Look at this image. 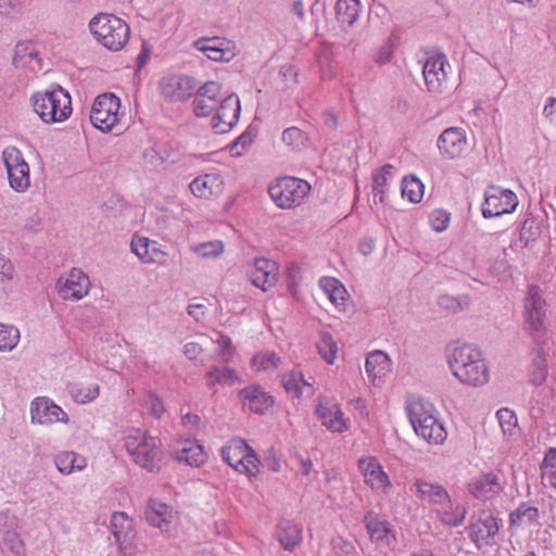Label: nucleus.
Returning a JSON list of instances; mask_svg holds the SVG:
<instances>
[{"label":"nucleus","mask_w":556,"mask_h":556,"mask_svg":"<svg viewBox=\"0 0 556 556\" xmlns=\"http://www.w3.org/2000/svg\"><path fill=\"white\" fill-rule=\"evenodd\" d=\"M540 471L543 484L556 490V447H549L545 452Z\"/></svg>","instance_id":"49530a36"},{"label":"nucleus","mask_w":556,"mask_h":556,"mask_svg":"<svg viewBox=\"0 0 556 556\" xmlns=\"http://www.w3.org/2000/svg\"><path fill=\"white\" fill-rule=\"evenodd\" d=\"M311 191V185L300 178L281 177L268 186V193L273 202L282 210H290L301 205Z\"/></svg>","instance_id":"6e6552de"},{"label":"nucleus","mask_w":556,"mask_h":556,"mask_svg":"<svg viewBox=\"0 0 556 556\" xmlns=\"http://www.w3.org/2000/svg\"><path fill=\"white\" fill-rule=\"evenodd\" d=\"M212 341L217 344L218 353L224 362H229L235 353V349L231 344V340L229 337L220 333L214 332L212 337Z\"/></svg>","instance_id":"13d9d810"},{"label":"nucleus","mask_w":556,"mask_h":556,"mask_svg":"<svg viewBox=\"0 0 556 556\" xmlns=\"http://www.w3.org/2000/svg\"><path fill=\"white\" fill-rule=\"evenodd\" d=\"M29 101L36 115L47 125L63 123L73 112L70 92L59 85L34 92Z\"/></svg>","instance_id":"7ed1b4c3"},{"label":"nucleus","mask_w":556,"mask_h":556,"mask_svg":"<svg viewBox=\"0 0 556 556\" xmlns=\"http://www.w3.org/2000/svg\"><path fill=\"white\" fill-rule=\"evenodd\" d=\"M203 349L197 342H188L184 345V354L191 361H197L202 355Z\"/></svg>","instance_id":"e2e57ef3"},{"label":"nucleus","mask_w":556,"mask_h":556,"mask_svg":"<svg viewBox=\"0 0 556 556\" xmlns=\"http://www.w3.org/2000/svg\"><path fill=\"white\" fill-rule=\"evenodd\" d=\"M0 546L14 556H22L25 553L24 541L15 527L0 528Z\"/></svg>","instance_id":"58836bf2"},{"label":"nucleus","mask_w":556,"mask_h":556,"mask_svg":"<svg viewBox=\"0 0 556 556\" xmlns=\"http://www.w3.org/2000/svg\"><path fill=\"white\" fill-rule=\"evenodd\" d=\"M189 190L198 199L215 200L225 190V179L217 172L203 173L190 181Z\"/></svg>","instance_id":"412c9836"},{"label":"nucleus","mask_w":556,"mask_h":556,"mask_svg":"<svg viewBox=\"0 0 556 556\" xmlns=\"http://www.w3.org/2000/svg\"><path fill=\"white\" fill-rule=\"evenodd\" d=\"M424 184L415 176L405 177L402 181V197L412 203H419L424 198Z\"/></svg>","instance_id":"8fccbe9b"},{"label":"nucleus","mask_w":556,"mask_h":556,"mask_svg":"<svg viewBox=\"0 0 556 556\" xmlns=\"http://www.w3.org/2000/svg\"><path fill=\"white\" fill-rule=\"evenodd\" d=\"M543 115L552 123H556V98H548L543 108Z\"/></svg>","instance_id":"338daca9"},{"label":"nucleus","mask_w":556,"mask_h":556,"mask_svg":"<svg viewBox=\"0 0 556 556\" xmlns=\"http://www.w3.org/2000/svg\"><path fill=\"white\" fill-rule=\"evenodd\" d=\"M91 124L102 132L121 131L125 127V112L121 99L112 92L99 94L91 105Z\"/></svg>","instance_id":"0eeeda50"},{"label":"nucleus","mask_w":556,"mask_h":556,"mask_svg":"<svg viewBox=\"0 0 556 556\" xmlns=\"http://www.w3.org/2000/svg\"><path fill=\"white\" fill-rule=\"evenodd\" d=\"M205 381L208 388L215 386L231 387L240 381V377L237 371L229 367H212L205 374Z\"/></svg>","instance_id":"e433bc0d"},{"label":"nucleus","mask_w":556,"mask_h":556,"mask_svg":"<svg viewBox=\"0 0 556 556\" xmlns=\"http://www.w3.org/2000/svg\"><path fill=\"white\" fill-rule=\"evenodd\" d=\"M518 198L515 192L497 186H490L484 192L482 215L485 218L498 217L511 214L518 206Z\"/></svg>","instance_id":"2eb2a0df"},{"label":"nucleus","mask_w":556,"mask_h":556,"mask_svg":"<svg viewBox=\"0 0 556 556\" xmlns=\"http://www.w3.org/2000/svg\"><path fill=\"white\" fill-rule=\"evenodd\" d=\"M278 540L287 551H293L302 541V529L292 522L283 521L278 530Z\"/></svg>","instance_id":"79ce46f5"},{"label":"nucleus","mask_w":556,"mask_h":556,"mask_svg":"<svg viewBox=\"0 0 556 556\" xmlns=\"http://www.w3.org/2000/svg\"><path fill=\"white\" fill-rule=\"evenodd\" d=\"M1 156L11 188L16 192L26 191L30 186V175L22 152L15 147H7Z\"/></svg>","instance_id":"9b49d317"},{"label":"nucleus","mask_w":556,"mask_h":556,"mask_svg":"<svg viewBox=\"0 0 556 556\" xmlns=\"http://www.w3.org/2000/svg\"><path fill=\"white\" fill-rule=\"evenodd\" d=\"M194 48L215 62H229L236 56L235 46L223 38L199 39L194 42Z\"/></svg>","instance_id":"4be33fe9"},{"label":"nucleus","mask_w":556,"mask_h":556,"mask_svg":"<svg viewBox=\"0 0 556 556\" xmlns=\"http://www.w3.org/2000/svg\"><path fill=\"white\" fill-rule=\"evenodd\" d=\"M58 471L64 476L81 472L87 468V458L75 451H61L54 456Z\"/></svg>","instance_id":"2f4dec72"},{"label":"nucleus","mask_w":556,"mask_h":556,"mask_svg":"<svg viewBox=\"0 0 556 556\" xmlns=\"http://www.w3.org/2000/svg\"><path fill=\"white\" fill-rule=\"evenodd\" d=\"M173 456L180 463L199 467L206 460V454L201 444L195 440H184L173 446Z\"/></svg>","instance_id":"c756f323"},{"label":"nucleus","mask_w":556,"mask_h":556,"mask_svg":"<svg viewBox=\"0 0 556 556\" xmlns=\"http://www.w3.org/2000/svg\"><path fill=\"white\" fill-rule=\"evenodd\" d=\"M530 382L534 386H541L547 377V362L542 355L533 358L529 368Z\"/></svg>","instance_id":"6e6d98bb"},{"label":"nucleus","mask_w":556,"mask_h":556,"mask_svg":"<svg viewBox=\"0 0 556 556\" xmlns=\"http://www.w3.org/2000/svg\"><path fill=\"white\" fill-rule=\"evenodd\" d=\"M432 229L437 232L444 231L450 224V214L443 210H435L429 216Z\"/></svg>","instance_id":"bf43d9fd"},{"label":"nucleus","mask_w":556,"mask_h":556,"mask_svg":"<svg viewBox=\"0 0 556 556\" xmlns=\"http://www.w3.org/2000/svg\"><path fill=\"white\" fill-rule=\"evenodd\" d=\"M123 444L131 460L140 468L153 472L160 468L162 451L156 440L144 429L126 427L123 430Z\"/></svg>","instance_id":"39448f33"},{"label":"nucleus","mask_w":556,"mask_h":556,"mask_svg":"<svg viewBox=\"0 0 556 556\" xmlns=\"http://www.w3.org/2000/svg\"><path fill=\"white\" fill-rule=\"evenodd\" d=\"M392 58V49L389 43L383 45L375 54V61L379 64L388 63Z\"/></svg>","instance_id":"69168bd1"},{"label":"nucleus","mask_w":556,"mask_h":556,"mask_svg":"<svg viewBox=\"0 0 556 556\" xmlns=\"http://www.w3.org/2000/svg\"><path fill=\"white\" fill-rule=\"evenodd\" d=\"M496 417L504 437L508 440L515 441L519 437L520 432L515 412L507 407H503L497 410Z\"/></svg>","instance_id":"c03bdc74"},{"label":"nucleus","mask_w":556,"mask_h":556,"mask_svg":"<svg viewBox=\"0 0 556 556\" xmlns=\"http://www.w3.org/2000/svg\"><path fill=\"white\" fill-rule=\"evenodd\" d=\"M365 369L370 382L380 387L392 371V361L387 353L372 351L367 355Z\"/></svg>","instance_id":"a878e982"},{"label":"nucleus","mask_w":556,"mask_h":556,"mask_svg":"<svg viewBox=\"0 0 556 556\" xmlns=\"http://www.w3.org/2000/svg\"><path fill=\"white\" fill-rule=\"evenodd\" d=\"M545 302L536 288L529 289L523 305V328L532 337L544 330Z\"/></svg>","instance_id":"6ab92c4d"},{"label":"nucleus","mask_w":556,"mask_h":556,"mask_svg":"<svg viewBox=\"0 0 556 556\" xmlns=\"http://www.w3.org/2000/svg\"><path fill=\"white\" fill-rule=\"evenodd\" d=\"M357 467L365 485L374 493L387 495L392 491L391 478L377 457L363 456L358 459Z\"/></svg>","instance_id":"ddd939ff"},{"label":"nucleus","mask_w":556,"mask_h":556,"mask_svg":"<svg viewBox=\"0 0 556 556\" xmlns=\"http://www.w3.org/2000/svg\"><path fill=\"white\" fill-rule=\"evenodd\" d=\"M190 251L201 260H217L225 252V243L222 240L193 243Z\"/></svg>","instance_id":"37998d69"},{"label":"nucleus","mask_w":556,"mask_h":556,"mask_svg":"<svg viewBox=\"0 0 556 556\" xmlns=\"http://www.w3.org/2000/svg\"><path fill=\"white\" fill-rule=\"evenodd\" d=\"M240 100L235 93L223 94L217 81H206L198 89L193 101V113L197 117H211V128L216 134L230 131L240 116Z\"/></svg>","instance_id":"f257e3e1"},{"label":"nucleus","mask_w":556,"mask_h":556,"mask_svg":"<svg viewBox=\"0 0 556 556\" xmlns=\"http://www.w3.org/2000/svg\"><path fill=\"white\" fill-rule=\"evenodd\" d=\"M412 491L415 492L419 500L429 503L433 507L442 498H445V494L447 493L442 485L425 479H417L412 486Z\"/></svg>","instance_id":"f704fd0d"},{"label":"nucleus","mask_w":556,"mask_h":556,"mask_svg":"<svg viewBox=\"0 0 556 556\" xmlns=\"http://www.w3.org/2000/svg\"><path fill=\"white\" fill-rule=\"evenodd\" d=\"M282 141L291 149L300 150L305 146L306 137L298 127H290L282 132Z\"/></svg>","instance_id":"4d7b16f0"},{"label":"nucleus","mask_w":556,"mask_h":556,"mask_svg":"<svg viewBox=\"0 0 556 556\" xmlns=\"http://www.w3.org/2000/svg\"><path fill=\"white\" fill-rule=\"evenodd\" d=\"M451 68L447 58L439 51L429 52L422 61V75L428 91L432 93L443 92Z\"/></svg>","instance_id":"4468645a"},{"label":"nucleus","mask_w":556,"mask_h":556,"mask_svg":"<svg viewBox=\"0 0 556 556\" xmlns=\"http://www.w3.org/2000/svg\"><path fill=\"white\" fill-rule=\"evenodd\" d=\"M256 138V130L249 127L243 134H241L229 147V153L233 157H240L244 155L252 147Z\"/></svg>","instance_id":"3c124183"},{"label":"nucleus","mask_w":556,"mask_h":556,"mask_svg":"<svg viewBox=\"0 0 556 556\" xmlns=\"http://www.w3.org/2000/svg\"><path fill=\"white\" fill-rule=\"evenodd\" d=\"M281 358L273 351L264 350L253 355L251 368L257 372H274L281 365Z\"/></svg>","instance_id":"a19ab883"},{"label":"nucleus","mask_w":556,"mask_h":556,"mask_svg":"<svg viewBox=\"0 0 556 556\" xmlns=\"http://www.w3.org/2000/svg\"><path fill=\"white\" fill-rule=\"evenodd\" d=\"M282 384L288 393L301 397L305 393L313 394L314 390L311 383L304 379V375L299 370H292L282 377Z\"/></svg>","instance_id":"4c0bfd02"},{"label":"nucleus","mask_w":556,"mask_h":556,"mask_svg":"<svg viewBox=\"0 0 556 556\" xmlns=\"http://www.w3.org/2000/svg\"><path fill=\"white\" fill-rule=\"evenodd\" d=\"M15 277V267L12 264L0 271V293H7L12 289L13 279Z\"/></svg>","instance_id":"052dcab7"},{"label":"nucleus","mask_w":556,"mask_h":556,"mask_svg":"<svg viewBox=\"0 0 556 556\" xmlns=\"http://www.w3.org/2000/svg\"><path fill=\"white\" fill-rule=\"evenodd\" d=\"M144 517L149 525L162 532H167L176 518V511L166 503L151 498L146 504Z\"/></svg>","instance_id":"b1692460"},{"label":"nucleus","mask_w":556,"mask_h":556,"mask_svg":"<svg viewBox=\"0 0 556 556\" xmlns=\"http://www.w3.org/2000/svg\"><path fill=\"white\" fill-rule=\"evenodd\" d=\"M498 531V521L491 511L481 510L472 516L469 536L479 549L493 546L496 543Z\"/></svg>","instance_id":"f3484780"},{"label":"nucleus","mask_w":556,"mask_h":556,"mask_svg":"<svg viewBox=\"0 0 556 556\" xmlns=\"http://www.w3.org/2000/svg\"><path fill=\"white\" fill-rule=\"evenodd\" d=\"M433 510L439 520L450 527L460 526L467 516L466 506L452 500L448 493L433 507Z\"/></svg>","instance_id":"bb28decb"},{"label":"nucleus","mask_w":556,"mask_h":556,"mask_svg":"<svg viewBox=\"0 0 556 556\" xmlns=\"http://www.w3.org/2000/svg\"><path fill=\"white\" fill-rule=\"evenodd\" d=\"M112 532L123 547L131 538L134 531L132 520L123 511H115L111 516Z\"/></svg>","instance_id":"c9c22d12"},{"label":"nucleus","mask_w":556,"mask_h":556,"mask_svg":"<svg viewBox=\"0 0 556 556\" xmlns=\"http://www.w3.org/2000/svg\"><path fill=\"white\" fill-rule=\"evenodd\" d=\"M130 251L146 265L164 266L167 263L168 252L156 240L135 235L130 240Z\"/></svg>","instance_id":"aec40b11"},{"label":"nucleus","mask_w":556,"mask_h":556,"mask_svg":"<svg viewBox=\"0 0 556 556\" xmlns=\"http://www.w3.org/2000/svg\"><path fill=\"white\" fill-rule=\"evenodd\" d=\"M89 30L94 39L111 51H119L129 40L128 24L113 14H98L89 22Z\"/></svg>","instance_id":"423d86ee"},{"label":"nucleus","mask_w":556,"mask_h":556,"mask_svg":"<svg viewBox=\"0 0 556 556\" xmlns=\"http://www.w3.org/2000/svg\"><path fill=\"white\" fill-rule=\"evenodd\" d=\"M100 394V386L94 382L78 383L72 387L71 395L77 404L93 402Z\"/></svg>","instance_id":"09e8293b"},{"label":"nucleus","mask_w":556,"mask_h":556,"mask_svg":"<svg viewBox=\"0 0 556 556\" xmlns=\"http://www.w3.org/2000/svg\"><path fill=\"white\" fill-rule=\"evenodd\" d=\"M319 287L338 311L344 312L346 309L349 293L338 279L333 277H323L319 280Z\"/></svg>","instance_id":"72a5a7b5"},{"label":"nucleus","mask_w":556,"mask_h":556,"mask_svg":"<svg viewBox=\"0 0 556 556\" xmlns=\"http://www.w3.org/2000/svg\"><path fill=\"white\" fill-rule=\"evenodd\" d=\"M437 149L443 160H459L467 154L468 137L462 127H448L437 139Z\"/></svg>","instance_id":"a211bd4d"},{"label":"nucleus","mask_w":556,"mask_h":556,"mask_svg":"<svg viewBox=\"0 0 556 556\" xmlns=\"http://www.w3.org/2000/svg\"><path fill=\"white\" fill-rule=\"evenodd\" d=\"M326 483H327V491L329 492V495L331 496L334 492H340L344 489V485L342 483V480L337 477L334 473H327L326 477Z\"/></svg>","instance_id":"0e129e2a"},{"label":"nucleus","mask_w":556,"mask_h":556,"mask_svg":"<svg viewBox=\"0 0 556 556\" xmlns=\"http://www.w3.org/2000/svg\"><path fill=\"white\" fill-rule=\"evenodd\" d=\"M188 313L195 320H201L205 315V306L203 304H190L188 306Z\"/></svg>","instance_id":"774afa93"},{"label":"nucleus","mask_w":556,"mask_h":556,"mask_svg":"<svg viewBox=\"0 0 556 556\" xmlns=\"http://www.w3.org/2000/svg\"><path fill=\"white\" fill-rule=\"evenodd\" d=\"M244 407L255 414H264L274 405V397L257 386H250L239 392Z\"/></svg>","instance_id":"7c9ffc66"},{"label":"nucleus","mask_w":556,"mask_h":556,"mask_svg":"<svg viewBox=\"0 0 556 556\" xmlns=\"http://www.w3.org/2000/svg\"><path fill=\"white\" fill-rule=\"evenodd\" d=\"M467 490L479 501H490L503 491V483L497 475L488 472L473 477L469 481Z\"/></svg>","instance_id":"5701e85b"},{"label":"nucleus","mask_w":556,"mask_h":556,"mask_svg":"<svg viewBox=\"0 0 556 556\" xmlns=\"http://www.w3.org/2000/svg\"><path fill=\"white\" fill-rule=\"evenodd\" d=\"M29 419L31 425L41 427L70 422L68 414L48 396H37L31 400Z\"/></svg>","instance_id":"f8f14e48"},{"label":"nucleus","mask_w":556,"mask_h":556,"mask_svg":"<svg viewBox=\"0 0 556 556\" xmlns=\"http://www.w3.org/2000/svg\"><path fill=\"white\" fill-rule=\"evenodd\" d=\"M90 289L89 276L76 267L63 273L55 282L56 293L64 301H80L89 294Z\"/></svg>","instance_id":"9d476101"},{"label":"nucleus","mask_w":556,"mask_h":556,"mask_svg":"<svg viewBox=\"0 0 556 556\" xmlns=\"http://www.w3.org/2000/svg\"><path fill=\"white\" fill-rule=\"evenodd\" d=\"M446 361L453 376L468 387H483L491 378L490 366L480 349L455 341L446 350Z\"/></svg>","instance_id":"f03ea898"},{"label":"nucleus","mask_w":556,"mask_h":556,"mask_svg":"<svg viewBox=\"0 0 556 556\" xmlns=\"http://www.w3.org/2000/svg\"><path fill=\"white\" fill-rule=\"evenodd\" d=\"M316 348L320 357L328 364L333 365L338 357L339 346L329 332H320Z\"/></svg>","instance_id":"a18cd8bd"},{"label":"nucleus","mask_w":556,"mask_h":556,"mask_svg":"<svg viewBox=\"0 0 556 556\" xmlns=\"http://www.w3.org/2000/svg\"><path fill=\"white\" fill-rule=\"evenodd\" d=\"M364 5L361 0H338L334 5L336 20L344 33H349L358 22Z\"/></svg>","instance_id":"c85d7f7f"},{"label":"nucleus","mask_w":556,"mask_h":556,"mask_svg":"<svg viewBox=\"0 0 556 556\" xmlns=\"http://www.w3.org/2000/svg\"><path fill=\"white\" fill-rule=\"evenodd\" d=\"M365 523L371 540L384 545H391L395 541V534L389 522L377 514H367L365 517Z\"/></svg>","instance_id":"473e14b6"},{"label":"nucleus","mask_w":556,"mask_h":556,"mask_svg":"<svg viewBox=\"0 0 556 556\" xmlns=\"http://www.w3.org/2000/svg\"><path fill=\"white\" fill-rule=\"evenodd\" d=\"M198 89L195 79L185 74H168L159 83L161 96L172 103L189 100Z\"/></svg>","instance_id":"dca6fc26"},{"label":"nucleus","mask_w":556,"mask_h":556,"mask_svg":"<svg viewBox=\"0 0 556 556\" xmlns=\"http://www.w3.org/2000/svg\"><path fill=\"white\" fill-rule=\"evenodd\" d=\"M392 169L393 167L391 165H386L375 173L372 180L375 202L383 201L384 187L389 184V181L392 178Z\"/></svg>","instance_id":"603ef678"},{"label":"nucleus","mask_w":556,"mask_h":556,"mask_svg":"<svg viewBox=\"0 0 556 556\" xmlns=\"http://www.w3.org/2000/svg\"><path fill=\"white\" fill-rule=\"evenodd\" d=\"M540 513L536 507L530 506L526 503L520 504L510 514V526L517 528L531 527L539 523Z\"/></svg>","instance_id":"ea45409f"},{"label":"nucleus","mask_w":556,"mask_h":556,"mask_svg":"<svg viewBox=\"0 0 556 556\" xmlns=\"http://www.w3.org/2000/svg\"><path fill=\"white\" fill-rule=\"evenodd\" d=\"M407 415L415 433L433 445H442L447 431L434 405L428 401L414 400L407 405Z\"/></svg>","instance_id":"20e7f679"},{"label":"nucleus","mask_w":556,"mask_h":556,"mask_svg":"<svg viewBox=\"0 0 556 556\" xmlns=\"http://www.w3.org/2000/svg\"><path fill=\"white\" fill-rule=\"evenodd\" d=\"M222 457L236 471L250 478L260 473V460L255 452L241 439L229 441L222 448Z\"/></svg>","instance_id":"1a4fd4ad"},{"label":"nucleus","mask_w":556,"mask_h":556,"mask_svg":"<svg viewBox=\"0 0 556 556\" xmlns=\"http://www.w3.org/2000/svg\"><path fill=\"white\" fill-rule=\"evenodd\" d=\"M333 551L337 556H355L354 546L341 538L333 541Z\"/></svg>","instance_id":"680f3d73"},{"label":"nucleus","mask_w":556,"mask_h":556,"mask_svg":"<svg viewBox=\"0 0 556 556\" xmlns=\"http://www.w3.org/2000/svg\"><path fill=\"white\" fill-rule=\"evenodd\" d=\"M119 351L121 348L117 345H112L110 351L106 352L105 348L102 346L101 351H99L94 356V362L106 369L115 370L119 363Z\"/></svg>","instance_id":"5fc2aeb1"},{"label":"nucleus","mask_w":556,"mask_h":556,"mask_svg":"<svg viewBox=\"0 0 556 556\" xmlns=\"http://www.w3.org/2000/svg\"><path fill=\"white\" fill-rule=\"evenodd\" d=\"M316 415L323 426L332 432L342 433L349 429L341 408L326 397L318 399Z\"/></svg>","instance_id":"393cba45"},{"label":"nucleus","mask_w":556,"mask_h":556,"mask_svg":"<svg viewBox=\"0 0 556 556\" xmlns=\"http://www.w3.org/2000/svg\"><path fill=\"white\" fill-rule=\"evenodd\" d=\"M139 405L152 416L160 418L164 412V405L160 397L151 391H143L138 397Z\"/></svg>","instance_id":"864d4df0"},{"label":"nucleus","mask_w":556,"mask_h":556,"mask_svg":"<svg viewBox=\"0 0 556 556\" xmlns=\"http://www.w3.org/2000/svg\"><path fill=\"white\" fill-rule=\"evenodd\" d=\"M251 282L267 291L273 287L277 279V266L275 262L267 258H255L249 270Z\"/></svg>","instance_id":"cd10ccee"},{"label":"nucleus","mask_w":556,"mask_h":556,"mask_svg":"<svg viewBox=\"0 0 556 556\" xmlns=\"http://www.w3.org/2000/svg\"><path fill=\"white\" fill-rule=\"evenodd\" d=\"M21 331L12 324L0 323V353L12 352L20 343Z\"/></svg>","instance_id":"de8ad7c7"}]
</instances>
